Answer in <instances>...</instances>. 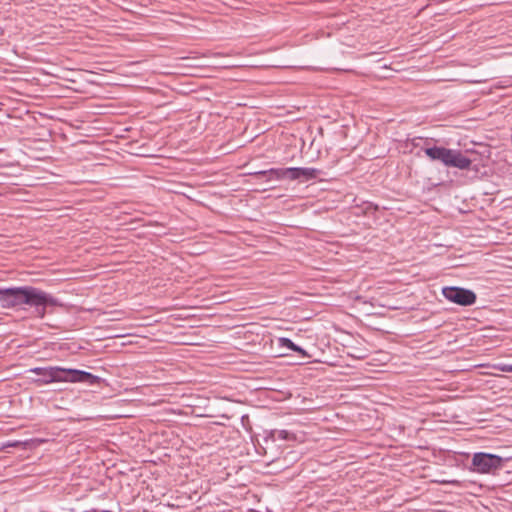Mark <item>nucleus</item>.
Here are the masks:
<instances>
[{
	"mask_svg": "<svg viewBox=\"0 0 512 512\" xmlns=\"http://www.w3.org/2000/svg\"><path fill=\"white\" fill-rule=\"evenodd\" d=\"M91 512H111V511H109V510L91 509Z\"/></svg>",
	"mask_w": 512,
	"mask_h": 512,
	"instance_id": "obj_15",
	"label": "nucleus"
},
{
	"mask_svg": "<svg viewBox=\"0 0 512 512\" xmlns=\"http://www.w3.org/2000/svg\"><path fill=\"white\" fill-rule=\"evenodd\" d=\"M57 306H62V304L52 294L34 286H21L20 310L30 307L33 309L36 317L43 319L48 307Z\"/></svg>",
	"mask_w": 512,
	"mask_h": 512,
	"instance_id": "obj_2",
	"label": "nucleus"
},
{
	"mask_svg": "<svg viewBox=\"0 0 512 512\" xmlns=\"http://www.w3.org/2000/svg\"><path fill=\"white\" fill-rule=\"evenodd\" d=\"M254 178H260L262 176H269V179L273 181L285 180L284 168H271L269 170H261L251 174Z\"/></svg>",
	"mask_w": 512,
	"mask_h": 512,
	"instance_id": "obj_7",
	"label": "nucleus"
},
{
	"mask_svg": "<svg viewBox=\"0 0 512 512\" xmlns=\"http://www.w3.org/2000/svg\"><path fill=\"white\" fill-rule=\"evenodd\" d=\"M21 286L0 287V306L4 309L20 310Z\"/></svg>",
	"mask_w": 512,
	"mask_h": 512,
	"instance_id": "obj_6",
	"label": "nucleus"
},
{
	"mask_svg": "<svg viewBox=\"0 0 512 512\" xmlns=\"http://www.w3.org/2000/svg\"><path fill=\"white\" fill-rule=\"evenodd\" d=\"M258 180H262L264 182H271L273 181L272 179H269V176H262L260 178H257Z\"/></svg>",
	"mask_w": 512,
	"mask_h": 512,
	"instance_id": "obj_13",
	"label": "nucleus"
},
{
	"mask_svg": "<svg viewBox=\"0 0 512 512\" xmlns=\"http://www.w3.org/2000/svg\"><path fill=\"white\" fill-rule=\"evenodd\" d=\"M285 180L298 181L297 167L284 168Z\"/></svg>",
	"mask_w": 512,
	"mask_h": 512,
	"instance_id": "obj_10",
	"label": "nucleus"
},
{
	"mask_svg": "<svg viewBox=\"0 0 512 512\" xmlns=\"http://www.w3.org/2000/svg\"><path fill=\"white\" fill-rule=\"evenodd\" d=\"M278 345L279 347L281 348H288V349H291L292 351L300 354L301 356L303 357H306V358H309L310 355L303 349L301 348L300 346L296 345L291 339L289 338H286V337H280L278 339Z\"/></svg>",
	"mask_w": 512,
	"mask_h": 512,
	"instance_id": "obj_9",
	"label": "nucleus"
},
{
	"mask_svg": "<svg viewBox=\"0 0 512 512\" xmlns=\"http://www.w3.org/2000/svg\"><path fill=\"white\" fill-rule=\"evenodd\" d=\"M442 295L450 302L460 306H471L476 302V294L469 289L448 286L442 289Z\"/></svg>",
	"mask_w": 512,
	"mask_h": 512,
	"instance_id": "obj_5",
	"label": "nucleus"
},
{
	"mask_svg": "<svg viewBox=\"0 0 512 512\" xmlns=\"http://www.w3.org/2000/svg\"><path fill=\"white\" fill-rule=\"evenodd\" d=\"M30 372L41 376L38 381L42 384H49L52 382H72V383H88L95 384L98 382V377L82 370L66 369L58 366L51 367H35Z\"/></svg>",
	"mask_w": 512,
	"mask_h": 512,
	"instance_id": "obj_1",
	"label": "nucleus"
},
{
	"mask_svg": "<svg viewBox=\"0 0 512 512\" xmlns=\"http://www.w3.org/2000/svg\"><path fill=\"white\" fill-rule=\"evenodd\" d=\"M320 170L312 167H297L298 181L301 183L316 179Z\"/></svg>",
	"mask_w": 512,
	"mask_h": 512,
	"instance_id": "obj_8",
	"label": "nucleus"
},
{
	"mask_svg": "<svg viewBox=\"0 0 512 512\" xmlns=\"http://www.w3.org/2000/svg\"><path fill=\"white\" fill-rule=\"evenodd\" d=\"M289 435H290V433L286 430L279 431V438H281V439L288 440Z\"/></svg>",
	"mask_w": 512,
	"mask_h": 512,
	"instance_id": "obj_11",
	"label": "nucleus"
},
{
	"mask_svg": "<svg viewBox=\"0 0 512 512\" xmlns=\"http://www.w3.org/2000/svg\"><path fill=\"white\" fill-rule=\"evenodd\" d=\"M506 461L495 454L477 452L473 454L471 470L479 474H495L504 467Z\"/></svg>",
	"mask_w": 512,
	"mask_h": 512,
	"instance_id": "obj_4",
	"label": "nucleus"
},
{
	"mask_svg": "<svg viewBox=\"0 0 512 512\" xmlns=\"http://www.w3.org/2000/svg\"><path fill=\"white\" fill-rule=\"evenodd\" d=\"M426 156L432 161H439L446 167L468 170L472 161L462 151L446 147L433 146L424 149Z\"/></svg>",
	"mask_w": 512,
	"mask_h": 512,
	"instance_id": "obj_3",
	"label": "nucleus"
},
{
	"mask_svg": "<svg viewBox=\"0 0 512 512\" xmlns=\"http://www.w3.org/2000/svg\"><path fill=\"white\" fill-rule=\"evenodd\" d=\"M442 483L458 484V481H457V480H452V481H442Z\"/></svg>",
	"mask_w": 512,
	"mask_h": 512,
	"instance_id": "obj_14",
	"label": "nucleus"
},
{
	"mask_svg": "<svg viewBox=\"0 0 512 512\" xmlns=\"http://www.w3.org/2000/svg\"><path fill=\"white\" fill-rule=\"evenodd\" d=\"M499 369L502 372H512V365H502Z\"/></svg>",
	"mask_w": 512,
	"mask_h": 512,
	"instance_id": "obj_12",
	"label": "nucleus"
},
{
	"mask_svg": "<svg viewBox=\"0 0 512 512\" xmlns=\"http://www.w3.org/2000/svg\"><path fill=\"white\" fill-rule=\"evenodd\" d=\"M17 445V442L8 444V446L15 447Z\"/></svg>",
	"mask_w": 512,
	"mask_h": 512,
	"instance_id": "obj_16",
	"label": "nucleus"
}]
</instances>
